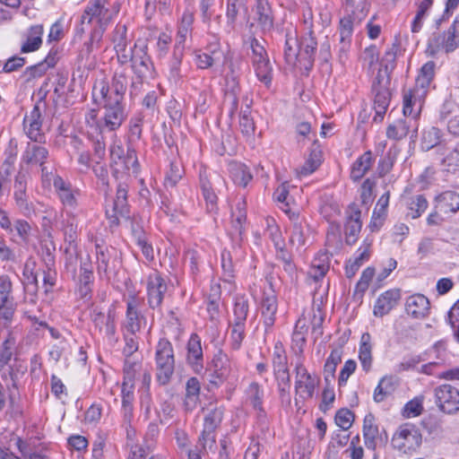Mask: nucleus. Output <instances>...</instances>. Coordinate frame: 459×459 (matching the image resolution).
<instances>
[{
    "mask_svg": "<svg viewBox=\"0 0 459 459\" xmlns=\"http://www.w3.org/2000/svg\"><path fill=\"white\" fill-rule=\"evenodd\" d=\"M118 8H109L106 0H91L82 15V23H96L97 27L92 30L89 42L85 44L88 54L100 48L103 33L117 14Z\"/></svg>",
    "mask_w": 459,
    "mask_h": 459,
    "instance_id": "1",
    "label": "nucleus"
},
{
    "mask_svg": "<svg viewBox=\"0 0 459 459\" xmlns=\"http://www.w3.org/2000/svg\"><path fill=\"white\" fill-rule=\"evenodd\" d=\"M459 211V194L446 191L435 199V208L427 218L429 225H440Z\"/></svg>",
    "mask_w": 459,
    "mask_h": 459,
    "instance_id": "2",
    "label": "nucleus"
},
{
    "mask_svg": "<svg viewBox=\"0 0 459 459\" xmlns=\"http://www.w3.org/2000/svg\"><path fill=\"white\" fill-rule=\"evenodd\" d=\"M129 61L132 62V69L139 79L138 82H132L130 94L137 95L143 81L152 76V63L147 54V47L144 44H135Z\"/></svg>",
    "mask_w": 459,
    "mask_h": 459,
    "instance_id": "3",
    "label": "nucleus"
},
{
    "mask_svg": "<svg viewBox=\"0 0 459 459\" xmlns=\"http://www.w3.org/2000/svg\"><path fill=\"white\" fill-rule=\"evenodd\" d=\"M391 442L394 449L408 454L420 446L422 437L415 425L405 423L395 430Z\"/></svg>",
    "mask_w": 459,
    "mask_h": 459,
    "instance_id": "4",
    "label": "nucleus"
},
{
    "mask_svg": "<svg viewBox=\"0 0 459 459\" xmlns=\"http://www.w3.org/2000/svg\"><path fill=\"white\" fill-rule=\"evenodd\" d=\"M459 47V13L452 25L442 35H433L428 43V51L431 55L439 52L450 53Z\"/></svg>",
    "mask_w": 459,
    "mask_h": 459,
    "instance_id": "5",
    "label": "nucleus"
},
{
    "mask_svg": "<svg viewBox=\"0 0 459 459\" xmlns=\"http://www.w3.org/2000/svg\"><path fill=\"white\" fill-rule=\"evenodd\" d=\"M157 379L166 385L174 372V354L171 343L166 340L159 341L156 347Z\"/></svg>",
    "mask_w": 459,
    "mask_h": 459,
    "instance_id": "6",
    "label": "nucleus"
},
{
    "mask_svg": "<svg viewBox=\"0 0 459 459\" xmlns=\"http://www.w3.org/2000/svg\"><path fill=\"white\" fill-rule=\"evenodd\" d=\"M319 383V377L309 373L301 361L296 364L294 387L299 399L303 401L311 399Z\"/></svg>",
    "mask_w": 459,
    "mask_h": 459,
    "instance_id": "7",
    "label": "nucleus"
},
{
    "mask_svg": "<svg viewBox=\"0 0 459 459\" xmlns=\"http://www.w3.org/2000/svg\"><path fill=\"white\" fill-rule=\"evenodd\" d=\"M252 64L257 79L266 86L270 85L273 78V66L267 53L256 39L251 41Z\"/></svg>",
    "mask_w": 459,
    "mask_h": 459,
    "instance_id": "8",
    "label": "nucleus"
},
{
    "mask_svg": "<svg viewBox=\"0 0 459 459\" xmlns=\"http://www.w3.org/2000/svg\"><path fill=\"white\" fill-rule=\"evenodd\" d=\"M435 403L438 409L447 414L459 411V390L451 385H441L435 388Z\"/></svg>",
    "mask_w": 459,
    "mask_h": 459,
    "instance_id": "9",
    "label": "nucleus"
},
{
    "mask_svg": "<svg viewBox=\"0 0 459 459\" xmlns=\"http://www.w3.org/2000/svg\"><path fill=\"white\" fill-rule=\"evenodd\" d=\"M16 310L13 296V283L8 275H0V317L11 320Z\"/></svg>",
    "mask_w": 459,
    "mask_h": 459,
    "instance_id": "10",
    "label": "nucleus"
},
{
    "mask_svg": "<svg viewBox=\"0 0 459 459\" xmlns=\"http://www.w3.org/2000/svg\"><path fill=\"white\" fill-rule=\"evenodd\" d=\"M210 383L216 386L226 381L231 374V362L229 356L218 351L212 360Z\"/></svg>",
    "mask_w": 459,
    "mask_h": 459,
    "instance_id": "11",
    "label": "nucleus"
},
{
    "mask_svg": "<svg viewBox=\"0 0 459 459\" xmlns=\"http://www.w3.org/2000/svg\"><path fill=\"white\" fill-rule=\"evenodd\" d=\"M222 415L223 411L221 408H215L205 415L204 430L199 438V441L201 442L204 449H205L207 446L211 448L214 445L215 437L213 432L215 429L220 425L222 420Z\"/></svg>",
    "mask_w": 459,
    "mask_h": 459,
    "instance_id": "12",
    "label": "nucleus"
},
{
    "mask_svg": "<svg viewBox=\"0 0 459 459\" xmlns=\"http://www.w3.org/2000/svg\"><path fill=\"white\" fill-rule=\"evenodd\" d=\"M308 321H311V327L314 332L319 330L323 323V316L320 311L312 310L308 312L307 315L303 314L302 316L298 319L293 332L294 342H301L302 344L305 342V334L309 327Z\"/></svg>",
    "mask_w": 459,
    "mask_h": 459,
    "instance_id": "13",
    "label": "nucleus"
},
{
    "mask_svg": "<svg viewBox=\"0 0 459 459\" xmlns=\"http://www.w3.org/2000/svg\"><path fill=\"white\" fill-rule=\"evenodd\" d=\"M418 128V120L406 117L404 119H398L390 124L386 129V135L392 140H401L411 132V137H416Z\"/></svg>",
    "mask_w": 459,
    "mask_h": 459,
    "instance_id": "14",
    "label": "nucleus"
},
{
    "mask_svg": "<svg viewBox=\"0 0 459 459\" xmlns=\"http://www.w3.org/2000/svg\"><path fill=\"white\" fill-rule=\"evenodd\" d=\"M426 95L423 91H416L408 89L403 91V113L404 117H413L418 120L425 101Z\"/></svg>",
    "mask_w": 459,
    "mask_h": 459,
    "instance_id": "15",
    "label": "nucleus"
},
{
    "mask_svg": "<svg viewBox=\"0 0 459 459\" xmlns=\"http://www.w3.org/2000/svg\"><path fill=\"white\" fill-rule=\"evenodd\" d=\"M389 81L386 82L379 83L378 81L376 80L373 83V91L375 92L374 99V109L376 112V116L374 117V120L377 119L381 121L385 114L387 108L390 102V92L387 89V84Z\"/></svg>",
    "mask_w": 459,
    "mask_h": 459,
    "instance_id": "16",
    "label": "nucleus"
},
{
    "mask_svg": "<svg viewBox=\"0 0 459 459\" xmlns=\"http://www.w3.org/2000/svg\"><path fill=\"white\" fill-rule=\"evenodd\" d=\"M167 290V285L160 275L154 272L151 273L147 281L148 301L152 307H159Z\"/></svg>",
    "mask_w": 459,
    "mask_h": 459,
    "instance_id": "17",
    "label": "nucleus"
},
{
    "mask_svg": "<svg viewBox=\"0 0 459 459\" xmlns=\"http://www.w3.org/2000/svg\"><path fill=\"white\" fill-rule=\"evenodd\" d=\"M401 299L400 290L391 289L382 293L376 300L373 309L375 316L382 317L387 315L398 304Z\"/></svg>",
    "mask_w": 459,
    "mask_h": 459,
    "instance_id": "18",
    "label": "nucleus"
},
{
    "mask_svg": "<svg viewBox=\"0 0 459 459\" xmlns=\"http://www.w3.org/2000/svg\"><path fill=\"white\" fill-rule=\"evenodd\" d=\"M186 361L195 373H200L204 368V354L201 339L197 334H192L186 346Z\"/></svg>",
    "mask_w": 459,
    "mask_h": 459,
    "instance_id": "19",
    "label": "nucleus"
},
{
    "mask_svg": "<svg viewBox=\"0 0 459 459\" xmlns=\"http://www.w3.org/2000/svg\"><path fill=\"white\" fill-rule=\"evenodd\" d=\"M111 41L114 44V49L119 62L122 64L127 63L132 50L127 49L126 27L125 25H117L113 31Z\"/></svg>",
    "mask_w": 459,
    "mask_h": 459,
    "instance_id": "20",
    "label": "nucleus"
},
{
    "mask_svg": "<svg viewBox=\"0 0 459 459\" xmlns=\"http://www.w3.org/2000/svg\"><path fill=\"white\" fill-rule=\"evenodd\" d=\"M44 33L43 26L39 24L30 26L22 37V53H30L38 50L42 44Z\"/></svg>",
    "mask_w": 459,
    "mask_h": 459,
    "instance_id": "21",
    "label": "nucleus"
},
{
    "mask_svg": "<svg viewBox=\"0 0 459 459\" xmlns=\"http://www.w3.org/2000/svg\"><path fill=\"white\" fill-rule=\"evenodd\" d=\"M399 49V44L394 42L392 47L385 51V56L379 63L378 72L376 76V80L378 81L379 83L389 81V75L391 71L394 68L395 57Z\"/></svg>",
    "mask_w": 459,
    "mask_h": 459,
    "instance_id": "22",
    "label": "nucleus"
},
{
    "mask_svg": "<svg viewBox=\"0 0 459 459\" xmlns=\"http://www.w3.org/2000/svg\"><path fill=\"white\" fill-rule=\"evenodd\" d=\"M277 309L278 302L276 295L273 291L264 293L261 303V314L266 330L272 328L274 325Z\"/></svg>",
    "mask_w": 459,
    "mask_h": 459,
    "instance_id": "23",
    "label": "nucleus"
},
{
    "mask_svg": "<svg viewBox=\"0 0 459 459\" xmlns=\"http://www.w3.org/2000/svg\"><path fill=\"white\" fill-rule=\"evenodd\" d=\"M405 309L409 316L414 318H423L429 315V301L422 294H414L407 299Z\"/></svg>",
    "mask_w": 459,
    "mask_h": 459,
    "instance_id": "24",
    "label": "nucleus"
},
{
    "mask_svg": "<svg viewBox=\"0 0 459 459\" xmlns=\"http://www.w3.org/2000/svg\"><path fill=\"white\" fill-rule=\"evenodd\" d=\"M373 343L368 333H362L359 344L358 358L364 372L368 373L373 365Z\"/></svg>",
    "mask_w": 459,
    "mask_h": 459,
    "instance_id": "25",
    "label": "nucleus"
},
{
    "mask_svg": "<svg viewBox=\"0 0 459 459\" xmlns=\"http://www.w3.org/2000/svg\"><path fill=\"white\" fill-rule=\"evenodd\" d=\"M371 243L367 240L358 248L353 257L351 258L345 266V272L348 278L355 275L360 266L370 257Z\"/></svg>",
    "mask_w": 459,
    "mask_h": 459,
    "instance_id": "26",
    "label": "nucleus"
},
{
    "mask_svg": "<svg viewBox=\"0 0 459 459\" xmlns=\"http://www.w3.org/2000/svg\"><path fill=\"white\" fill-rule=\"evenodd\" d=\"M24 130L30 140L39 142L41 140V121L39 108L35 106L30 111V115L24 117L23 121Z\"/></svg>",
    "mask_w": 459,
    "mask_h": 459,
    "instance_id": "27",
    "label": "nucleus"
},
{
    "mask_svg": "<svg viewBox=\"0 0 459 459\" xmlns=\"http://www.w3.org/2000/svg\"><path fill=\"white\" fill-rule=\"evenodd\" d=\"M255 19L263 30H269L273 26V15L268 0H256Z\"/></svg>",
    "mask_w": 459,
    "mask_h": 459,
    "instance_id": "28",
    "label": "nucleus"
},
{
    "mask_svg": "<svg viewBox=\"0 0 459 459\" xmlns=\"http://www.w3.org/2000/svg\"><path fill=\"white\" fill-rule=\"evenodd\" d=\"M105 114L102 119V130L114 131L120 127L126 116L124 107H104Z\"/></svg>",
    "mask_w": 459,
    "mask_h": 459,
    "instance_id": "29",
    "label": "nucleus"
},
{
    "mask_svg": "<svg viewBox=\"0 0 459 459\" xmlns=\"http://www.w3.org/2000/svg\"><path fill=\"white\" fill-rule=\"evenodd\" d=\"M14 199L17 206L24 214L32 212L31 204L28 202L26 195V182L24 175H18L14 182Z\"/></svg>",
    "mask_w": 459,
    "mask_h": 459,
    "instance_id": "30",
    "label": "nucleus"
},
{
    "mask_svg": "<svg viewBox=\"0 0 459 459\" xmlns=\"http://www.w3.org/2000/svg\"><path fill=\"white\" fill-rule=\"evenodd\" d=\"M92 94L96 101L104 102V107H123V100H118L117 103H113V100H115V91L104 82H99L95 84Z\"/></svg>",
    "mask_w": 459,
    "mask_h": 459,
    "instance_id": "31",
    "label": "nucleus"
},
{
    "mask_svg": "<svg viewBox=\"0 0 459 459\" xmlns=\"http://www.w3.org/2000/svg\"><path fill=\"white\" fill-rule=\"evenodd\" d=\"M139 301L136 298L132 297L127 300L126 318L125 328L131 334H134L141 328V318L138 313Z\"/></svg>",
    "mask_w": 459,
    "mask_h": 459,
    "instance_id": "32",
    "label": "nucleus"
},
{
    "mask_svg": "<svg viewBox=\"0 0 459 459\" xmlns=\"http://www.w3.org/2000/svg\"><path fill=\"white\" fill-rule=\"evenodd\" d=\"M433 3V0H414L417 11L411 25V30L413 33H417L421 30L424 22L429 15Z\"/></svg>",
    "mask_w": 459,
    "mask_h": 459,
    "instance_id": "33",
    "label": "nucleus"
},
{
    "mask_svg": "<svg viewBox=\"0 0 459 459\" xmlns=\"http://www.w3.org/2000/svg\"><path fill=\"white\" fill-rule=\"evenodd\" d=\"M228 169L230 178L238 186H247L253 178L248 168L240 162H230Z\"/></svg>",
    "mask_w": 459,
    "mask_h": 459,
    "instance_id": "34",
    "label": "nucleus"
},
{
    "mask_svg": "<svg viewBox=\"0 0 459 459\" xmlns=\"http://www.w3.org/2000/svg\"><path fill=\"white\" fill-rule=\"evenodd\" d=\"M200 187L206 204L207 211L210 212H215L218 210V197L212 189L211 180L204 173L200 174Z\"/></svg>",
    "mask_w": 459,
    "mask_h": 459,
    "instance_id": "35",
    "label": "nucleus"
},
{
    "mask_svg": "<svg viewBox=\"0 0 459 459\" xmlns=\"http://www.w3.org/2000/svg\"><path fill=\"white\" fill-rule=\"evenodd\" d=\"M309 232L310 230L307 224L298 221L294 222L290 236V245L298 251L301 250L308 241Z\"/></svg>",
    "mask_w": 459,
    "mask_h": 459,
    "instance_id": "36",
    "label": "nucleus"
},
{
    "mask_svg": "<svg viewBox=\"0 0 459 459\" xmlns=\"http://www.w3.org/2000/svg\"><path fill=\"white\" fill-rule=\"evenodd\" d=\"M200 383L197 378L191 377L186 385V396L184 406L187 411H191L196 408L199 403Z\"/></svg>",
    "mask_w": 459,
    "mask_h": 459,
    "instance_id": "37",
    "label": "nucleus"
},
{
    "mask_svg": "<svg viewBox=\"0 0 459 459\" xmlns=\"http://www.w3.org/2000/svg\"><path fill=\"white\" fill-rule=\"evenodd\" d=\"M48 155V150L36 143H29L22 156L26 163L36 164L43 167L44 161Z\"/></svg>",
    "mask_w": 459,
    "mask_h": 459,
    "instance_id": "38",
    "label": "nucleus"
},
{
    "mask_svg": "<svg viewBox=\"0 0 459 459\" xmlns=\"http://www.w3.org/2000/svg\"><path fill=\"white\" fill-rule=\"evenodd\" d=\"M373 163L372 153L370 152H364L352 164L351 169V178L357 181L364 177Z\"/></svg>",
    "mask_w": 459,
    "mask_h": 459,
    "instance_id": "39",
    "label": "nucleus"
},
{
    "mask_svg": "<svg viewBox=\"0 0 459 459\" xmlns=\"http://www.w3.org/2000/svg\"><path fill=\"white\" fill-rule=\"evenodd\" d=\"M407 215L412 219L419 218L428 208V201L422 195L409 197L406 200Z\"/></svg>",
    "mask_w": 459,
    "mask_h": 459,
    "instance_id": "40",
    "label": "nucleus"
},
{
    "mask_svg": "<svg viewBox=\"0 0 459 459\" xmlns=\"http://www.w3.org/2000/svg\"><path fill=\"white\" fill-rule=\"evenodd\" d=\"M329 270V256L327 253H319L313 260L310 274L315 280H319Z\"/></svg>",
    "mask_w": 459,
    "mask_h": 459,
    "instance_id": "41",
    "label": "nucleus"
},
{
    "mask_svg": "<svg viewBox=\"0 0 459 459\" xmlns=\"http://www.w3.org/2000/svg\"><path fill=\"white\" fill-rule=\"evenodd\" d=\"M441 131L434 126L426 128L422 131L420 147L422 150L429 151L440 143Z\"/></svg>",
    "mask_w": 459,
    "mask_h": 459,
    "instance_id": "42",
    "label": "nucleus"
},
{
    "mask_svg": "<svg viewBox=\"0 0 459 459\" xmlns=\"http://www.w3.org/2000/svg\"><path fill=\"white\" fill-rule=\"evenodd\" d=\"M321 164V155L318 151H312L304 164L297 169L299 178L307 177L312 174Z\"/></svg>",
    "mask_w": 459,
    "mask_h": 459,
    "instance_id": "43",
    "label": "nucleus"
},
{
    "mask_svg": "<svg viewBox=\"0 0 459 459\" xmlns=\"http://www.w3.org/2000/svg\"><path fill=\"white\" fill-rule=\"evenodd\" d=\"M113 212L116 216H126L127 214V187L119 185L117 189L116 198L113 202Z\"/></svg>",
    "mask_w": 459,
    "mask_h": 459,
    "instance_id": "44",
    "label": "nucleus"
},
{
    "mask_svg": "<svg viewBox=\"0 0 459 459\" xmlns=\"http://www.w3.org/2000/svg\"><path fill=\"white\" fill-rule=\"evenodd\" d=\"M394 391V381L390 377H384L380 379L375 388L373 398L377 403L383 402Z\"/></svg>",
    "mask_w": 459,
    "mask_h": 459,
    "instance_id": "45",
    "label": "nucleus"
},
{
    "mask_svg": "<svg viewBox=\"0 0 459 459\" xmlns=\"http://www.w3.org/2000/svg\"><path fill=\"white\" fill-rule=\"evenodd\" d=\"M247 400L253 408L263 411L264 390L257 383H251L247 390Z\"/></svg>",
    "mask_w": 459,
    "mask_h": 459,
    "instance_id": "46",
    "label": "nucleus"
},
{
    "mask_svg": "<svg viewBox=\"0 0 459 459\" xmlns=\"http://www.w3.org/2000/svg\"><path fill=\"white\" fill-rule=\"evenodd\" d=\"M424 396H415L411 401L407 402L402 411L404 418L411 419L420 416L423 411Z\"/></svg>",
    "mask_w": 459,
    "mask_h": 459,
    "instance_id": "47",
    "label": "nucleus"
},
{
    "mask_svg": "<svg viewBox=\"0 0 459 459\" xmlns=\"http://www.w3.org/2000/svg\"><path fill=\"white\" fill-rule=\"evenodd\" d=\"M299 51V44L297 39L290 34H287L284 46V56L286 62L290 65H294L298 58Z\"/></svg>",
    "mask_w": 459,
    "mask_h": 459,
    "instance_id": "48",
    "label": "nucleus"
},
{
    "mask_svg": "<svg viewBox=\"0 0 459 459\" xmlns=\"http://www.w3.org/2000/svg\"><path fill=\"white\" fill-rule=\"evenodd\" d=\"M248 313V302L245 297H237L234 302L232 323L246 324Z\"/></svg>",
    "mask_w": 459,
    "mask_h": 459,
    "instance_id": "49",
    "label": "nucleus"
},
{
    "mask_svg": "<svg viewBox=\"0 0 459 459\" xmlns=\"http://www.w3.org/2000/svg\"><path fill=\"white\" fill-rule=\"evenodd\" d=\"M378 434V428L375 424V419L372 414H368L363 421V437L367 445H372Z\"/></svg>",
    "mask_w": 459,
    "mask_h": 459,
    "instance_id": "50",
    "label": "nucleus"
},
{
    "mask_svg": "<svg viewBox=\"0 0 459 459\" xmlns=\"http://www.w3.org/2000/svg\"><path fill=\"white\" fill-rule=\"evenodd\" d=\"M360 212H357L354 215H351L345 224V235L348 242H351V238H352V242L355 241L356 237L359 233L361 230V221L359 219Z\"/></svg>",
    "mask_w": 459,
    "mask_h": 459,
    "instance_id": "51",
    "label": "nucleus"
},
{
    "mask_svg": "<svg viewBox=\"0 0 459 459\" xmlns=\"http://www.w3.org/2000/svg\"><path fill=\"white\" fill-rule=\"evenodd\" d=\"M13 233H10L13 239L18 237L21 241L26 242L28 241L32 229L30 225L23 220H16L12 223Z\"/></svg>",
    "mask_w": 459,
    "mask_h": 459,
    "instance_id": "52",
    "label": "nucleus"
},
{
    "mask_svg": "<svg viewBox=\"0 0 459 459\" xmlns=\"http://www.w3.org/2000/svg\"><path fill=\"white\" fill-rule=\"evenodd\" d=\"M341 361H342V351L339 349L333 350L325 364V377L326 381L329 377H334V373H335L337 365Z\"/></svg>",
    "mask_w": 459,
    "mask_h": 459,
    "instance_id": "53",
    "label": "nucleus"
},
{
    "mask_svg": "<svg viewBox=\"0 0 459 459\" xmlns=\"http://www.w3.org/2000/svg\"><path fill=\"white\" fill-rule=\"evenodd\" d=\"M239 127L242 134L247 137H250L255 133V123L253 118L250 117L249 107H247L240 114Z\"/></svg>",
    "mask_w": 459,
    "mask_h": 459,
    "instance_id": "54",
    "label": "nucleus"
},
{
    "mask_svg": "<svg viewBox=\"0 0 459 459\" xmlns=\"http://www.w3.org/2000/svg\"><path fill=\"white\" fill-rule=\"evenodd\" d=\"M126 85V77L123 74H116L110 86L115 91V100H113V103H117L118 100H124Z\"/></svg>",
    "mask_w": 459,
    "mask_h": 459,
    "instance_id": "55",
    "label": "nucleus"
},
{
    "mask_svg": "<svg viewBox=\"0 0 459 459\" xmlns=\"http://www.w3.org/2000/svg\"><path fill=\"white\" fill-rule=\"evenodd\" d=\"M118 160L125 171L128 173L138 172L139 163L136 153L134 150H128L126 155L124 158L118 156Z\"/></svg>",
    "mask_w": 459,
    "mask_h": 459,
    "instance_id": "56",
    "label": "nucleus"
},
{
    "mask_svg": "<svg viewBox=\"0 0 459 459\" xmlns=\"http://www.w3.org/2000/svg\"><path fill=\"white\" fill-rule=\"evenodd\" d=\"M334 420L342 430H347L351 427L354 416L349 409H341L336 412Z\"/></svg>",
    "mask_w": 459,
    "mask_h": 459,
    "instance_id": "57",
    "label": "nucleus"
},
{
    "mask_svg": "<svg viewBox=\"0 0 459 459\" xmlns=\"http://www.w3.org/2000/svg\"><path fill=\"white\" fill-rule=\"evenodd\" d=\"M359 443V437H353L349 446L344 450L342 455L347 459H362L364 455V450Z\"/></svg>",
    "mask_w": 459,
    "mask_h": 459,
    "instance_id": "58",
    "label": "nucleus"
},
{
    "mask_svg": "<svg viewBox=\"0 0 459 459\" xmlns=\"http://www.w3.org/2000/svg\"><path fill=\"white\" fill-rule=\"evenodd\" d=\"M246 324L232 323L230 341L233 349L238 350L245 338Z\"/></svg>",
    "mask_w": 459,
    "mask_h": 459,
    "instance_id": "59",
    "label": "nucleus"
},
{
    "mask_svg": "<svg viewBox=\"0 0 459 459\" xmlns=\"http://www.w3.org/2000/svg\"><path fill=\"white\" fill-rule=\"evenodd\" d=\"M56 65V59L54 56H48L44 61L33 65L30 68V75L32 77H41L44 75L49 68L54 67Z\"/></svg>",
    "mask_w": 459,
    "mask_h": 459,
    "instance_id": "60",
    "label": "nucleus"
},
{
    "mask_svg": "<svg viewBox=\"0 0 459 459\" xmlns=\"http://www.w3.org/2000/svg\"><path fill=\"white\" fill-rule=\"evenodd\" d=\"M266 223V233L272 238L275 247L278 249H281L283 247V240L281 238V231L278 226L274 223V221L273 219H267Z\"/></svg>",
    "mask_w": 459,
    "mask_h": 459,
    "instance_id": "61",
    "label": "nucleus"
},
{
    "mask_svg": "<svg viewBox=\"0 0 459 459\" xmlns=\"http://www.w3.org/2000/svg\"><path fill=\"white\" fill-rule=\"evenodd\" d=\"M374 275L375 269L373 267H367L362 272L360 279L356 285L355 292L362 295L368 290L369 282L372 281Z\"/></svg>",
    "mask_w": 459,
    "mask_h": 459,
    "instance_id": "62",
    "label": "nucleus"
},
{
    "mask_svg": "<svg viewBox=\"0 0 459 459\" xmlns=\"http://www.w3.org/2000/svg\"><path fill=\"white\" fill-rule=\"evenodd\" d=\"M341 226L338 223L331 222L327 232L326 243L329 247H338L342 242Z\"/></svg>",
    "mask_w": 459,
    "mask_h": 459,
    "instance_id": "63",
    "label": "nucleus"
},
{
    "mask_svg": "<svg viewBox=\"0 0 459 459\" xmlns=\"http://www.w3.org/2000/svg\"><path fill=\"white\" fill-rule=\"evenodd\" d=\"M14 344L15 341L12 337L7 338L4 342L2 350L0 351V368H3L11 360Z\"/></svg>",
    "mask_w": 459,
    "mask_h": 459,
    "instance_id": "64",
    "label": "nucleus"
}]
</instances>
